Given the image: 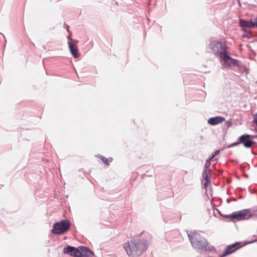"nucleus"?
I'll return each instance as SVG.
<instances>
[{"label":"nucleus","mask_w":257,"mask_h":257,"mask_svg":"<svg viewBox=\"0 0 257 257\" xmlns=\"http://www.w3.org/2000/svg\"><path fill=\"white\" fill-rule=\"evenodd\" d=\"M219 153V150H216L214 151L211 155V156H210L207 159H206V161H212V160L213 159V158L216 156L218 153Z\"/></svg>","instance_id":"nucleus-14"},{"label":"nucleus","mask_w":257,"mask_h":257,"mask_svg":"<svg viewBox=\"0 0 257 257\" xmlns=\"http://www.w3.org/2000/svg\"><path fill=\"white\" fill-rule=\"evenodd\" d=\"M151 235H148V239H151Z\"/></svg>","instance_id":"nucleus-19"},{"label":"nucleus","mask_w":257,"mask_h":257,"mask_svg":"<svg viewBox=\"0 0 257 257\" xmlns=\"http://www.w3.org/2000/svg\"><path fill=\"white\" fill-rule=\"evenodd\" d=\"M231 122H228V123L227 124V125H228V126L229 127V126H230V125H231Z\"/></svg>","instance_id":"nucleus-17"},{"label":"nucleus","mask_w":257,"mask_h":257,"mask_svg":"<svg viewBox=\"0 0 257 257\" xmlns=\"http://www.w3.org/2000/svg\"><path fill=\"white\" fill-rule=\"evenodd\" d=\"M255 22H256V25H255V27H257V19L255 21Z\"/></svg>","instance_id":"nucleus-20"},{"label":"nucleus","mask_w":257,"mask_h":257,"mask_svg":"<svg viewBox=\"0 0 257 257\" xmlns=\"http://www.w3.org/2000/svg\"><path fill=\"white\" fill-rule=\"evenodd\" d=\"M230 216L231 218L234 219H248L251 216V212L249 209H243L239 211L234 212L232 213Z\"/></svg>","instance_id":"nucleus-8"},{"label":"nucleus","mask_w":257,"mask_h":257,"mask_svg":"<svg viewBox=\"0 0 257 257\" xmlns=\"http://www.w3.org/2000/svg\"><path fill=\"white\" fill-rule=\"evenodd\" d=\"M244 34L242 35V37L243 38H249L250 36V32L246 29L245 28L243 29Z\"/></svg>","instance_id":"nucleus-13"},{"label":"nucleus","mask_w":257,"mask_h":257,"mask_svg":"<svg viewBox=\"0 0 257 257\" xmlns=\"http://www.w3.org/2000/svg\"><path fill=\"white\" fill-rule=\"evenodd\" d=\"M69 26L67 25V31L69 32Z\"/></svg>","instance_id":"nucleus-18"},{"label":"nucleus","mask_w":257,"mask_h":257,"mask_svg":"<svg viewBox=\"0 0 257 257\" xmlns=\"http://www.w3.org/2000/svg\"><path fill=\"white\" fill-rule=\"evenodd\" d=\"M149 240L134 239L123 244V248L128 256L135 257L143 254L147 249Z\"/></svg>","instance_id":"nucleus-2"},{"label":"nucleus","mask_w":257,"mask_h":257,"mask_svg":"<svg viewBox=\"0 0 257 257\" xmlns=\"http://www.w3.org/2000/svg\"><path fill=\"white\" fill-rule=\"evenodd\" d=\"M249 137L250 135H242L238 138V140L239 141V142H235L232 143L229 146V147H232L237 146L241 143H243L244 147L250 148L251 147L254 142L251 140H249L248 138Z\"/></svg>","instance_id":"nucleus-7"},{"label":"nucleus","mask_w":257,"mask_h":257,"mask_svg":"<svg viewBox=\"0 0 257 257\" xmlns=\"http://www.w3.org/2000/svg\"><path fill=\"white\" fill-rule=\"evenodd\" d=\"M104 163H105V164L106 166H108L109 165V162L106 161V162H104Z\"/></svg>","instance_id":"nucleus-16"},{"label":"nucleus","mask_w":257,"mask_h":257,"mask_svg":"<svg viewBox=\"0 0 257 257\" xmlns=\"http://www.w3.org/2000/svg\"><path fill=\"white\" fill-rule=\"evenodd\" d=\"M63 252L65 254L76 257L91 256L93 255V252L91 250L83 246L77 248L69 246L64 248Z\"/></svg>","instance_id":"nucleus-3"},{"label":"nucleus","mask_w":257,"mask_h":257,"mask_svg":"<svg viewBox=\"0 0 257 257\" xmlns=\"http://www.w3.org/2000/svg\"><path fill=\"white\" fill-rule=\"evenodd\" d=\"M209 48L215 55L219 56L225 65L228 67L236 65L237 60L232 59L227 54V47L225 44L218 41H213L210 43Z\"/></svg>","instance_id":"nucleus-1"},{"label":"nucleus","mask_w":257,"mask_h":257,"mask_svg":"<svg viewBox=\"0 0 257 257\" xmlns=\"http://www.w3.org/2000/svg\"><path fill=\"white\" fill-rule=\"evenodd\" d=\"M225 120V118L222 116H215L210 117L208 119V123L211 125H216L219 123L222 122Z\"/></svg>","instance_id":"nucleus-11"},{"label":"nucleus","mask_w":257,"mask_h":257,"mask_svg":"<svg viewBox=\"0 0 257 257\" xmlns=\"http://www.w3.org/2000/svg\"><path fill=\"white\" fill-rule=\"evenodd\" d=\"M187 234L190 241L194 247L203 249L207 246L208 243L206 240L198 233L190 232Z\"/></svg>","instance_id":"nucleus-4"},{"label":"nucleus","mask_w":257,"mask_h":257,"mask_svg":"<svg viewBox=\"0 0 257 257\" xmlns=\"http://www.w3.org/2000/svg\"><path fill=\"white\" fill-rule=\"evenodd\" d=\"M256 116H257V114H256Z\"/></svg>","instance_id":"nucleus-21"},{"label":"nucleus","mask_w":257,"mask_h":257,"mask_svg":"<svg viewBox=\"0 0 257 257\" xmlns=\"http://www.w3.org/2000/svg\"><path fill=\"white\" fill-rule=\"evenodd\" d=\"M97 157L98 158H99L100 159H101L102 161H108V160L107 158H106L105 157H104L101 155L97 156Z\"/></svg>","instance_id":"nucleus-15"},{"label":"nucleus","mask_w":257,"mask_h":257,"mask_svg":"<svg viewBox=\"0 0 257 257\" xmlns=\"http://www.w3.org/2000/svg\"><path fill=\"white\" fill-rule=\"evenodd\" d=\"M70 228V224L67 220H63L56 222L53 225L52 232L54 234H62L66 232Z\"/></svg>","instance_id":"nucleus-5"},{"label":"nucleus","mask_w":257,"mask_h":257,"mask_svg":"<svg viewBox=\"0 0 257 257\" xmlns=\"http://www.w3.org/2000/svg\"><path fill=\"white\" fill-rule=\"evenodd\" d=\"M256 137H257V136H256Z\"/></svg>","instance_id":"nucleus-22"},{"label":"nucleus","mask_w":257,"mask_h":257,"mask_svg":"<svg viewBox=\"0 0 257 257\" xmlns=\"http://www.w3.org/2000/svg\"><path fill=\"white\" fill-rule=\"evenodd\" d=\"M69 48L70 52L74 58H77L79 56L78 50L76 46H75L72 42H68Z\"/></svg>","instance_id":"nucleus-12"},{"label":"nucleus","mask_w":257,"mask_h":257,"mask_svg":"<svg viewBox=\"0 0 257 257\" xmlns=\"http://www.w3.org/2000/svg\"><path fill=\"white\" fill-rule=\"evenodd\" d=\"M239 242H236L234 244H230L227 246L223 251L222 256L227 255L235 251L236 249L239 248Z\"/></svg>","instance_id":"nucleus-9"},{"label":"nucleus","mask_w":257,"mask_h":257,"mask_svg":"<svg viewBox=\"0 0 257 257\" xmlns=\"http://www.w3.org/2000/svg\"><path fill=\"white\" fill-rule=\"evenodd\" d=\"M210 165V162H206L205 164L204 171L202 173L201 183L204 189H206L208 184H210L211 182Z\"/></svg>","instance_id":"nucleus-6"},{"label":"nucleus","mask_w":257,"mask_h":257,"mask_svg":"<svg viewBox=\"0 0 257 257\" xmlns=\"http://www.w3.org/2000/svg\"><path fill=\"white\" fill-rule=\"evenodd\" d=\"M239 25L241 28H253L256 25V22L252 21L251 20L249 21L241 19H239Z\"/></svg>","instance_id":"nucleus-10"}]
</instances>
